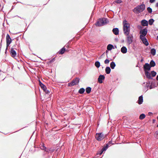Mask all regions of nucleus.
Here are the masks:
<instances>
[{
  "mask_svg": "<svg viewBox=\"0 0 158 158\" xmlns=\"http://www.w3.org/2000/svg\"><path fill=\"white\" fill-rule=\"evenodd\" d=\"M149 64H150L151 67H153L155 66L156 64L153 60H152L151 61Z\"/></svg>",
  "mask_w": 158,
  "mask_h": 158,
  "instance_id": "4be33fe9",
  "label": "nucleus"
},
{
  "mask_svg": "<svg viewBox=\"0 0 158 158\" xmlns=\"http://www.w3.org/2000/svg\"><path fill=\"white\" fill-rule=\"evenodd\" d=\"M157 119L158 120V116H157Z\"/></svg>",
  "mask_w": 158,
  "mask_h": 158,
  "instance_id": "603ef678",
  "label": "nucleus"
},
{
  "mask_svg": "<svg viewBox=\"0 0 158 158\" xmlns=\"http://www.w3.org/2000/svg\"><path fill=\"white\" fill-rule=\"evenodd\" d=\"M156 74V72H155L154 71H152L151 72V74L152 76L153 77H155Z\"/></svg>",
  "mask_w": 158,
  "mask_h": 158,
  "instance_id": "7c9ffc66",
  "label": "nucleus"
},
{
  "mask_svg": "<svg viewBox=\"0 0 158 158\" xmlns=\"http://www.w3.org/2000/svg\"><path fill=\"white\" fill-rule=\"evenodd\" d=\"M85 89L83 88H81L79 90L78 92L80 94H82L84 93Z\"/></svg>",
  "mask_w": 158,
  "mask_h": 158,
  "instance_id": "a878e982",
  "label": "nucleus"
},
{
  "mask_svg": "<svg viewBox=\"0 0 158 158\" xmlns=\"http://www.w3.org/2000/svg\"><path fill=\"white\" fill-rule=\"evenodd\" d=\"M41 84H43L40 81L39 84H40V86H41Z\"/></svg>",
  "mask_w": 158,
  "mask_h": 158,
  "instance_id": "37998d69",
  "label": "nucleus"
},
{
  "mask_svg": "<svg viewBox=\"0 0 158 158\" xmlns=\"http://www.w3.org/2000/svg\"><path fill=\"white\" fill-rule=\"evenodd\" d=\"M110 62V61L109 60H108V59H106L105 61H104V63L105 64H109V62Z\"/></svg>",
  "mask_w": 158,
  "mask_h": 158,
  "instance_id": "72a5a7b5",
  "label": "nucleus"
},
{
  "mask_svg": "<svg viewBox=\"0 0 158 158\" xmlns=\"http://www.w3.org/2000/svg\"><path fill=\"white\" fill-rule=\"evenodd\" d=\"M142 25L143 26H146L148 25V22L145 20H143L141 21Z\"/></svg>",
  "mask_w": 158,
  "mask_h": 158,
  "instance_id": "ddd939ff",
  "label": "nucleus"
},
{
  "mask_svg": "<svg viewBox=\"0 0 158 158\" xmlns=\"http://www.w3.org/2000/svg\"><path fill=\"white\" fill-rule=\"evenodd\" d=\"M91 88L90 87H88L86 89V92L88 94H89L91 91Z\"/></svg>",
  "mask_w": 158,
  "mask_h": 158,
  "instance_id": "393cba45",
  "label": "nucleus"
},
{
  "mask_svg": "<svg viewBox=\"0 0 158 158\" xmlns=\"http://www.w3.org/2000/svg\"><path fill=\"white\" fill-rule=\"evenodd\" d=\"M103 152H102V150L100 151V152H98V154H99V155H101L102 153Z\"/></svg>",
  "mask_w": 158,
  "mask_h": 158,
  "instance_id": "4c0bfd02",
  "label": "nucleus"
},
{
  "mask_svg": "<svg viewBox=\"0 0 158 158\" xmlns=\"http://www.w3.org/2000/svg\"><path fill=\"white\" fill-rule=\"evenodd\" d=\"M108 22L107 19L105 18L99 19L95 25L97 26H101L105 25Z\"/></svg>",
  "mask_w": 158,
  "mask_h": 158,
  "instance_id": "7ed1b4c3",
  "label": "nucleus"
},
{
  "mask_svg": "<svg viewBox=\"0 0 158 158\" xmlns=\"http://www.w3.org/2000/svg\"><path fill=\"white\" fill-rule=\"evenodd\" d=\"M104 55V53L103 54L99 57V59H101L102 57Z\"/></svg>",
  "mask_w": 158,
  "mask_h": 158,
  "instance_id": "79ce46f5",
  "label": "nucleus"
},
{
  "mask_svg": "<svg viewBox=\"0 0 158 158\" xmlns=\"http://www.w3.org/2000/svg\"><path fill=\"white\" fill-rule=\"evenodd\" d=\"M121 51L123 54L126 53L127 52V49L125 46H123L121 49Z\"/></svg>",
  "mask_w": 158,
  "mask_h": 158,
  "instance_id": "4468645a",
  "label": "nucleus"
},
{
  "mask_svg": "<svg viewBox=\"0 0 158 158\" xmlns=\"http://www.w3.org/2000/svg\"><path fill=\"white\" fill-rule=\"evenodd\" d=\"M122 1L121 0H116L115 2L117 3H120Z\"/></svg>",
  "mask_w": 158,
  "mask_h": 158,
  "instance_id": "c9c22d12",
  "label": "nucleus"
},
{
  "mask_svg": "<svg viewBox=\"0 0 158 158\" xmlns=\"http://www.w3.org/2000/svg\"><path fill=\"white\" fill-rule=\"evenodd\" d=\"M95 66L98 68L100 66V63L98 61H96L95 63Z\"/></svg>",
  "mask_w": 158,
  "mask_h": 158,
  "instance_id": "c85d7f7f",
  "label": "nucleus"
},
{
  "mask_svg": "<svg viewBox=\"0 0 158 158\" xmlns=\"http://www.w3.org/2000/svg\"><path fill=\"white\" fill-rule=\"evenodd\" d=\"M143 69L145 72L148 71L150 70L151 66L148 63H146L143 66Z\"/></svg>",
  "mask_w": 158,
  "mask_h": 158,
  "instance_id": "6e6552de",
  "label": "nucleus"
},
{
  "mask_svg": "<svg viewBox=\"0 0 158 158\" xmlns=\"http://www.w3.org/2000/svg\"><path fill=\"white\" fill-rule=\"evenodd\" d=\"M8 49V47H6V51L7 49Z\"/></svg>",
  "mask_w": 158,
  "mask_h": 158,
  "instance_id": "8fccbe9b",
  "label": "nucleus"
},
{
  "mask_svg": "<svg viewBox=\"0 0 158 158\" xmlns=\"http://www.w3.org/2000/svg\"><path fill=\"white\" fill-rule=\"evenodd\" d=\"M40 148L41 149L43 150H45L47 152L48 151L46 150V147L44 146V145L43 144L42 145H41L40 146Z\"/></svg>",
  "mask_w": 158,
  "mask_h": 158,
  "instance_id": "cd10ccee",
  "label": "nucleus"
},
{
  "mask_svg": "<svg viewBox=\"0 0 158 158\" xmlns=\"http://www.w3.org/2000/svg\"><path fill=\"white\" fill-rule=\"evenodd\" d=\"M145 75L147 78L149 79H152L151 76V74L148 71H146V72H145Z\"/></svg>",
  "mask_w": 158,
  "mask_h": 158,
  "instance_id": "f3484780",
  "label": "nucleus"
},
{
  "mask_svg": "<svg viewBox=\"0 0 158 158\" xmlns=\"http://www.w3.org/2000/svg\"><path fill=\"white\" fill-rule=\"evenodd\" d=\"M156 80L158 81V75H157V76L156 77Z\"/></svg>",
  "mask_w": 158,
  "mask_h": 158,
  "instance_id": "a18cd8bd",
  "label": "nucleus"
},
{
  "mask_svg": "<svg viewBox=\"0 0 158 158\" xmlns=\"http://www.w3.org/2000/svg\"><path fill=\"white\" fill-rule=\"evenodd\" d=\"M145 5L142 4L135 8L133 11L135 13L138 14L142 12L145 10Z\"/></svg>",
  "mask_w": 158,
  "mask_h": 158,
  "instance_id": "f03ea898",
  "label": "nucleus"
},
{
  "mask_svg": "<svg viewBox=\"0 0 158 158\" xmlns=\"http://www.w3.org/2000/svg\"><path fill=\"white\" fill-rule=\"evenodd\" d=\"M110 71L111 69L110 67H106L105 69V71L107 74H109L110 72Z\"/></svg>",
  "mask_w": 158,
  "mask_h": 158,
  "instance_id": "6ab92c4d",
  "label": "nucleus"
},
{
  "mask_svg": "<svg viewBox=\"0 0 158 158\" xmlns=\"http://www.w3.org/2000/svg\"><path fill=\"white\" fill-rule=\"evenodd\" d=\"M147 10L149 13H151L152 11V10L151 8L150 7H148L147 8Z\"/></svg>",
  "mask_w": 158,
  "mask_h": 158,
  "instance_id": "473e14b6",
  "label": "nucleus"
},
{
  "mask_svg": "<svg viewBox=\"0 0 158 158\" xmlns=\"http://www.w3.org/2000/svg\"><path fill=\"white\" fill-rule=\"evenodd\" d=\"M108 52V51H106V53L107 54Z\"/></svg>",
  "mask_w": 158,
  "mask_h": 158,
  "instance_id": "3c124183",
  "label": "nucleus"
},
{
  "mask_svg": "<svg viewBox=\"0 0 158 158\" xmlns=\"http://www.w3.org/2000/svg\"><path fill=\"white\" fill-rule=\"evenodd\" d=\"M140 39L141 40L143 43L145 44L146 46H148L149 44L148 42L147 39L145 37H140Z\"/></svg>",
  "mask_w": 158,
  "mask_h": 158,
  "instance_id": "9d476101",
  "label": "nucleus"
},
{
  "mask_svg": "<svg viewBox=\"0 0 158 158\" xmlns=\"http://www.w3.org/2000/svg\"><path fill=\"white\" fill-rule=\"evenodd\" d=\"M112 31L114 34L116 35H117L119 34V30L117 28H113Z\"/></svg>",
  "mask_w": 158,
  "mask_h": 158,
  "instance_id": "f8f14e48",
  "label": "nucleus"
},
{
  "mask_svg": "<svg viewBox=\"0 0 158 158\" xmlns=\"http://www.w3.org/2000/svg\"><path fill=\"white\" fill-rule=\"evenodd\" d=\"M79 82V80L78 78H76L74 79L71 82L68 84L69 86H73L74 85L77 84Z\"/></svg>",
  "mask_w": 158,
  "mask_h": 158,
  "instance_id": "423d86ee",
  "label": "nucleus"
},
{
  "mask_svg": "<svg viewBox=\"0 0 158 158\" xmlns=\"http://www.w3.org/2000/svg\"><path fill=\"white\" fill-rule=\"evenodd\" d=\"M105 77L103 75H100L98 78V82L100 83H102L103 82V80L105 79Z\"/></svg>",
  "mask_w": 158,
  "mask_h": 158,
  "instance_id": "9b49d317",
  "label": "nucleus"
},
{
  "mask_svg": "<svg viewBox=\"0 0 158 158\" xmlns=\"http://www.w3.org/2000/svg\"><path fill=\"white\" fill-rule=\"evenodd\" d=\"M156 6L158 7V2L156 4Z\"/></svg>",
  "mask_w": 158,
  "mask_h": 158,
  "instance_id": "c03bdc74",
  "label": "nucleus"
},
{
  "mask_svg": "<svg viewBox=\"0 0 158 158\" xmlns=\"http://www.w3.org/2000/svg\"><path fill=\"white\" fill-rule=\"evenodd\" d=\"M65 49L64 47L61 49L60 51L59 52V54H63L65 51Z\"/></svg>",
  "mask_w": 158,
  "mask_h": 158,
  "instance_id": "412c9836",
  "label": "nucleus"
},
{
  "mask_svg": "<svg viewBox=\"0 0 158 158\" xmlns=\"http://www.w3.org/2000/svg\"><path fill=\"white\" fill-rule=\"evenodd\" d=\"M155 135H156V137L158 138V130L156 132Z\"/></svg>",
  "mask_w": 158,
  "mask_h": 158,
  "instance_id": "e433bc0d",
  "label": "nucleus"
},
{
  "mask_svg": "<svg viewBox=\"0 0 158 158\" xmlns=\"http://www.w3.org/2000/svg\"><path fill=\"white\" fill-rule=\"evenodd\" d=\"M123 25L124 34L125 35H128L129 34L130 31V24L126 20H125L123 22Z\"/></svg>",
  "mask_w": 158,
  "mask_h": 158,
  "instance_id": "f257e3e1",
  "label": "nucleus"
},
{
  "mask_svg": "<svg viewBox=\"0 0 158 158\" xmlns=\"http://www.w3.org/2000/svg\"><path fill=\"white\" fill-rule=\"evenodd\" d=\"M6 42L10 43L11 42V40L10 36L8 34H7L6 36Z\"/></svg>",
  "mask_w": 158,
  "mask_h": 158,
  "instance_id": "a211bd4d",
  "label": "nucleus"
},
{
  "mask_svg": "<svg viewBox=\"0 0 158 158\" xmlns=\"http://www.w3.org/2000/svg\"><path fill=\"white\" fill-rule=\"evenodd\" d=\"M127 36L126 37V41L127 42V43L129 45L131 44L133 41V36L132 35H126Z\"/></svg>",
  "mask_w": 158,
  "mask_h": 158,
  "instance_id": "39448f33",
  "label": "nucleus"
},
{
  "mask_svg": "<svg viewBox=\"0 0 158 158\" xmlns=\"http://www.w3.org/2000/svg\"><path fill=\"white\" fill-rule=\"evenodd\" d=\"M40 86L43 90H45L46 89V87L43 84H41Z\"/></svg>",
  "mask_w": 158,
  "mask_h": 158,
  "instance_id": "2f4dec72",
  "label": "nucleus"
},
{
  "mask_svg": "<svg viewBox=\"0 0 158 158\" xmlns=\"http://www.w3.org/2000/svg\"><path fill=\"white\" fill-rule=\"evenodd\" d=\"M155 0H149V2L151 3H152L155 2Z\"/></svg>",
  "mask_w": 158,
  "mask_h": 158,
  "instance_id": "58836bf2",
  "label": "nucleus"
},
{
  "mask_svg": "<svg viewBox=\"0 0 158 158\" xmlns=\"http://www.w3.org/2000/svg\"><path fill=\"white\" fill-rule=\"evenodd\" d=\"M148 32V30L147 29L145 28L140 31L139 33L141 34L140 37H145Z\"/></svg>",
  "mask_w": 158,
  "mask_h": 158,
  "instance_id": "0eeeda50",
  "label": "nucleus"
},
{
  "mask_svg": "<svg viewBox=\"0 0 158 158\" xmlns=\"http://www.w3.org/2000/svg\"><path fill=\"white\" fill-rule=\"evenodd\" d=\"M145 117V115L144 114H141L139 117V118L140 119H143Z\"/></svg>",
  "mask_w": 158,
  "mask_h": 158,
  "instance_id": "bb28decb",
  "label": "nucleus"
},
{
  "mask_svg": "<svg viewBox=\"0 0 158 158\" xmlns=\"http://www.w3.org/2000/svg\"><path fill=\"white\" fill-rule=\"evenodd\" d=\"M156 39H157V40H158V36H157V38H156Z\"/></svg>",
  "mask_w": 158,
  "mask_h": 158,
  "instance_id": "09e8293b",
  "label": "nucleus"
},
{
  "mask_svg": "<svg viewBox=\"0 0 158 158\" xmlns=\"http://www.w3.org/2000/svg\"><path fill=\"white\" fill-rule=\"evenodd\" d=\"M148 114H149V115H150V114H152V113H150V112H149L148 113Z\"/></svg>",
  "mask_w": 158,
  "mask_h": 158,
  "instance_id": "de8ad7c7",
  "label": "nucleus"
},
{
  "mask_svg": "<svg viewBox=\"0 0 158 158\" xmlns=\"http://www.w3.org/2000/svg\"><path fill=\"white\" fill-rule=\"evenodd\" d=\"M154 22V20L153 19H151L149 21V23L150 25H152Z\"/></svg>",
  "mask_w": 158,
  "mask_h": 158,
  "instance_id": "c756f323",
  "label": "nucleus"
},
{
  "mask_svg": "<svg viewBox=\"0 0 158 158\" xmlns=\"http://www.w3.org/2000/svg\"><path fill=\"white\" fill-rule=\"evenodd\" d=\"M113 47L114 46L112 45L109 44L108 45L107 48L108 50H110L113 48Z\"/></svg>",
  "mask_w": 158,
  "mask_h": 158,
  "instance_id": "5701e85b",
  "label": "nucleus"
},
{
  "mask_svg": "<svg viewBox=\"0 0 158 158\" xmlns=\"http://www.w3.org/2000/svg\"><path fill=\"white\" fill-rule=\"evenodd\" d=\"M146 86L148 88L149 87V88L150 89H152V85H151L149 86V84H148L147 83V84H146Z\"/></svg>",
  "mask_w": 158,
  "mask_h": 158,
  "instance_id": "f704fd0d",
  "label": "nucleus"
},
{
  "mask_svg": "<svg viewBox=\"0 0 158 158\" xmlns=\"http://www.w3.org/2000/svg\"><path fill=\"white\" fill-rule=\"evenodd\" d=\"M143 101V97L142 96H139V98L138 100V103L139 104H141L142 103Z\"/></svg>",
  "mask_w": 158,
  "mask_h": 158,
  "instance_id": "2eb2a0df",
  "label": "nucleus"
},
{
  "mask_svg": "<svg viewBox=\"0 0 158 158\" xmlns=\"http://www.w3.org/2000/svg\"><path fill=\"white\" fill-rule=\"evenodd\" d=\"M110 144V142L108 143L107 144H106V145L104 146L102 149V152H104L106 150V149L108 148V147Z\"/></svg>",
  "mask_w": 158,
  "mask_h": 158,
  "instance_id": "dca6fc26",
  "label": "nucleus"
},
{
  "mask_svg": "<svg viewBox=\"0 0 158 158\" xmlns=\"http://www.w3.org/2000/svg\"><path fill=\"white\" fill-rule=\"evenodd\" d=\"M95 137L96 139L98 141H101L105 137L104 135L102 133H96Z\"/></svg>",
  "mask_w": 158,
  "mask_h": 158,
  "instance_id": "20e7f679",
  "label": "nucleus"
},
{
  "mask_svg": "<svg viewBox=\"0 0 158 158\" xmlns=\"http://www.w3.org/2000/svg\"><path fill=\"white\" fill-rule=\"evenodd\" d=\"M44 91L46 93H48V91L47 89L46 88V89L45 90H44Z\"/></svg>",
  "mask_w": 158,
  "mask_h": 158,
  "instance_id": "a19ab883",
  "label": "nucleus"
},
{
  "mask_svg": "<svg viewBox=\"0 0 158 158\" xmlns=\"http://www.w3.org/2000/svg\"><path fill=\"white\" fill-rule=\"evenodd\" d=\"M157 127H158V124L157 125Z\"/></svg>",
  "mask_w": 158,
  "mask_h": 158,
  "instance_id": "864d4df0",
  "label": "nucleus"
},
{
  "mask_svg": "<svg viewBox=\"0 0 158 158\" xmlns=\"http://www.w3.org/2000/svg\"><path fill=\"white\" fill-rule=\"evenodd\" d=\"M10 54L12 57L15 58L17 55L16 53L13 48H11L10 50Z\"/></svg>",
  "mask_w": 158,
  "mask_h": 158,
  "instance_id": "1a4fd4ad",
  "label": "nucleus"
},
{
  "mask_svg": "<svg viewBox=\"0 0 158 158\" xmlns=\"http://www.w3.org/2000/svg\"><path fill=\"white\" fill-rule=\"evenodd\" d=\"M156 51L154 48H152L151 51V53L153 56H154L156 54Z\"/></svg>",
  "mask_w": 158,
  "mask_h": 158,
  "instance_id": "b1692460",
  "label": "nucleus"
},
{
  "mask_svg": "<svg viewBox=\"0 0 158 158\" xmlns=\"http://www.w3.org/2000/svg\"><path fill=\"white\" fill-rule=\"evenodd\" d=\"M115 66H116V64H115L114 62H112L110 63V67L112 69H114Z\"/></svg>",
  "mask_w": 158,
  "mask_h": 158,
  "instance_id": "aec40b11",
  "label": "nucleus"
},
{
  "mask_svg": "<svg viewBox=\"0 0 158 158\" xmlns=\"http://www.w3.org/2000/svg\"><path fill=\"white\" fill-rule=\"evenodd\" d=\"M10 44V43L6 42V47L9 46Z\"/></svg>",
  "mask_w": 158,
  "mask_h": 158,
  "instance_id": "ea45409f",
  "label": "nucleus"
},
{
  "mask_svg": "<svg viewBox=\"0 0 158 158\" xmlns=\"http://www.w3.org/2000/svg\"><path fill=\"white\" fill-rule=\"evenodd\" d=\"M69 45L68 44H67L66 45V47H68H68H69Z\"/></svg>",
  "mask_w": 158,
  "mask_h": 158,
  "instance_id": "49530a36",
  "label": "nucleus"
}]
</instances>
